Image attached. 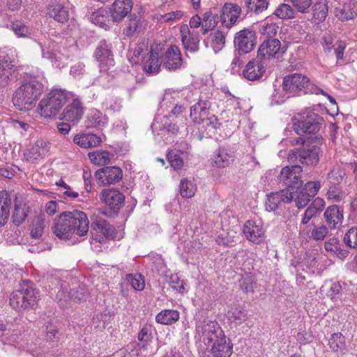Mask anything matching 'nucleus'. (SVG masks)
Listing matches in <instances>:
<instances>
[{"mask_svg": "<svg viewBox=\"0 0 357 357\" xmlns=\"http://www.w3.org/2000/svg\"><path fill=\"white\" fill-rule=\"evenodd\" d=\"M324 139L321 135L311 136L310 143L302 149L291 150L288 154V162L291 164L301 163L308 166H316L323 155Z\"/></svg>", "mask_w": 357, "mask_h": 357, "instance_id": "nucleus-1", "label": "nucleus"}, {"mask_svg": "<svg viewBox=\"0 0 357 357\" xmlns=\"http://www.w3.org/2000/svg\"><path fill=\"white\" fill-rule=\"evenodd\" d=\"M43 91V84L32 79L22 84L15 91L13 102L20 110H29L35 106Z\"/></svg>", "mask_w": 357, "mask_h": 357, "instance_id": "nucleus-2", "label": "nucleus"}, {"mask_svg": "<svg viewBox=\"0 0 357 357\" xmlns=\"http://www.w3.org/2000/svg\"><path fill=\"white\" fill-rule=\"evenodd\" d=\"M36 303L33 289L28 282H23L20 288L13 291L9 299L11 307L17 312H22L33 307Z\"/></svg>", "mask_w": 357, "mask_h": 357, "instance_id": "nucleus-3", "label": "nucleus"}, {"mask_svg": "<svg viewBox=\"0 0 357 357\" xmlns=\"http://www.w3.org/2000/svg\"><path fill=\"white\" fill-rule=\"evenodd\" d=\"M283 90L290 93L303 91L304 93L319 94L322 89L310 82V79L301 73H293L285 76L282 82Z\"/></svg>", "mask_w": 357, "mask_h": 357, "instance_id": "nucleus-4", "label": "nucleus"}, {"mask_svg": "<svg viewBox=\"0 0 357 357\" xmlns=\"http://www.w3.org/2000/svg\"><path fill=\"white\" fill-rule=\"evenodd\" d=\"M66 93L60 89L52 91L39 103L40 115L45 118L55 116L66 102Z\"/></svg>", "mask_w": 357, "mask_h": 357, "instance_id": "nucleus-5", "label": "nucleus"}, {"mask_svg": "<svg viewBox=\"0 0 357 357\" xmlns=\"http://www.w3.org/2000/svg\"><path fill=\"white\" fill-rule=\"evenodd\" d=\"M322 119L312 112H307L295 116L293 124L294 131L299 135H319L317 132L321 128Z\"/></svg>", "mask_w": 357, "mask_h": 357, "instance_id": "nucleus-6", "label": "nucleus"}, {"mask_svg": "<svg viewBox=\"0 0 357 357\" xmlns=\"http://www.w3.org/2000/svg\"><path fill=\"white\" fill-rule=\"evenodd\" d=\"M84 215L78 211H65L55 219L53 227L54 234L61 239H68L72 236L70 223L83 222Z\"/></svg>", "mask_w": 357, "mask_h": 357, "instance_id": "nucleus-7", "label": "nucleus"}, {"mask_svg": "<svg viewBox=\"0 0 357 357\" xmlns=\"http://www.w3.org/2000/svg\"><path fill=\"white\" fill-rule=\"evenodd\" d=\"M223 331L219 324L211 320H199L195 328V337L206 344L212 343L220 337H222Z\"/></svg>", "mask_w": 357, "mask_h": 357, "instance_id": "nucleus-8", "label": "nucleus"}, {"mask_svg": "<svg viewBox=\"0 0 357 357\" xmlns=\"http://www.w3.org/2000/svg\"><path fill=\"white\" fill-rule=\"evenodd\" d=\"M293 165L291 167L287 166L282 168L278 176V180L287 186L285 190H289L291 192H293L294 188L298 189L303 184L301 180L303 169L298 163Z\"/></svg>", "mask_w": 357, "mask_h": 357, "instance_id": "nucleus-9", "label": "nucleus"}, {"mask_svg": "<svg viewBox=\"0 0 357 357\" xmlns=\"http://www.w3.org/2000/svg\"><path fill=\"white\" fill-rule=\"evenodd\" d=\"M255 32L250 29H244L235 34L234 43L239 54L250 52L256 45Z\"/></svg>", "mask_w": 357, "mask_h": 357, "instance_id": "nucleus-10", "label": "nucleus"}, {"mask_svg": "<svg viewBox=\"0 0 357 357\" xmlns=\"http://www.w3.org/2000/svg\"><path fill=\"white\" fill-rule=\"evenodd\" d=\"M99 197L101 202L114 213H117L124 206L125 196L117 189H103Z\"/></svg>", "mask_w": 357, "mask_h": 357, "instance_id": "nucleus-11", "label": "nucleus"}, {"mask_svg": "<svg viewBox=\"0 0 357 357\" xmlns=\"http://www.w3.org/2000/svg\"><path fill=\"white\" fill-rule=\"evenodd\" d=\"M241 11L242 9L240 6L232 3H225L221 8L220 13V20L222 26L228 29L233 27L240 17Z\"/></svg>", "mask_w": 357, "mask_h": 357, "instance_id": "nucleus-12", "label": "nucleus"}, {"mask_svg": "<svg viewBox=\"0 0 357 357\" xmlns=\"http://www.w3.org/2000/svg\"><path fill=\"white\" fill-rule=\"evenodd\" d=\"M96 178L100 185H108L119 182L123 176L121 168L116 166L105 167L96 172Z\"/></svg>", "mask_w": 357, "mask_h": 357, "instance_id": "nucleus-13", "label": "nucleus"}, {"mask_svg": "<svg viewBox=\"0 0 357 357\" xmlns=\"http://www.w3.org/2000/svg\"><path fill=\"white\" fill-rule=\"evenodd\" d=\"M162 63L163 67L169 71L181 68L183 59L179 47L176 45L168 47L162 56Z\"/></svg>", "mask_w": 357, "mask_h": 357, "instance_id": "nucleus-14", "label": "nucleus"}, {"mask_svg": "<svg viewBox=\"0 0 357 357\" xmlns=\"http://www.w3.org/2000/svg\"><path fill=\"white\" fill-rule=\"evenodd\" d=\"M181 40L183 48L190 53H195L199 49V36L197 31H191L188 25L183 24L180 28Z\"/></svg>", "mask_w": 357, "mask_h": 357, "instance_id": "nucleus-15", "label": "nucleus"}, {"mask_svg": "<svg viewBox=\"0 0 357 357\" xmlns=\"http://www.w3.org/2000/svg\"><path fill=\"white\" fill-rule=\"evenodd\" d=\"M115 229L104 220H98L96 226L91 229L93 240L100 243H105L107 239H113L115 237Z\"/></svg>", "mask_w": 357, "mask_h": 357, "instance_id": "nucleus-16", "label": "nucleus"}, {"mask_svg": "<svg viewBox=\"0 0 357 357\" xmlns=\"http://www.w3.org/2000/svg\"><path fill=\"white\" fill-rule=\"evenodd\" d=\"M294 199V192L289 190H282L271 192L267 196L266 209L268 211H275L281 203H290Z\"/></svg>", "mask_w": 357, "mask_h": 357, "instance_id": "nucleus-17", "label": "nucleus"}, {"mask_svg": "<svg viewBox=\"0 0 357 357\" xmlns=\"http://www.w3.org/2000/svg\"><path fill=\"white\" fill-rule=\"evenodd\" d=\"M84 114V107L81 101L75 98L69 103L61 113V119L72 123L73 125L77 123Z\"/></svg>", "mask_w": 357, "mask_h": 357, "instance_id": "nucleus-18", "label": "nucleus"}, {"mask_svg": "<svg viewBox=\"0 0 357 357\" xmlns=\"http://www.w3.org/2000/svg\"><path fill=\"white\" fill-rule=\"evenodd\" d=\"M243 234L250 241L259 244L264 238L265 231L261 222L254 220H248L243 229Z\"/></svg>", "mask_w": 357, "mask_h": 357, "instance_id": "nucleus-19", "label": "nucleus"}, {"mask_svg": "<svg viewBox=\"0 0 357 357\" xmlns=\"http://www.w3.org/2000/svg\"><path fill=\"white\" fill-rule=\"evenodd\" d=\"M39 45L43 58L50 60L56 67H60L64 56L59 50V45L54 42H48L47 44L39 43Z\"/></svg>", "mask_w": 357, "mask_h": 357, "instance_id": "nucleus-20", "label": "nucleus"}, {"mask_svg": "<svg viewBox=\"0 0 357 357\" xmlns=\"http://www.w3.org/2000/svg\"><path fill=\"white\" fill-rule=\"evenodd\" d=\"M132 0H115L110 8L111 17L114 22H121L132 10Z\"/></svg>", "mask_w": 357, "mask_h": 357, "instance_id": "nucleus-21", "label": "nucleus"}, {"mask_svg": "<svg viewBox=\"0 0 357 357\" xmlns=\"http://www.w3.org/2000/svg\"><path fill=\"white\" fill-rule=\"evenodd\" d=\"M280 45V41L276 38L265 40L258 50L257 57L260 58L261 60L274 58L279 53Z\"/></svg>", "mask_w": 357, "mask_h": 357, "instance_id": "nucleus-22", "label": "nucleus"}, {"mask_svg": "<svg viewBox=\"0 0 357 357\" xmlns=\"http://www.w3.org/2000/svg\"><path fill=\"white\" fill-rule=\"evenodd\" d=\"M262 61L258 57L250 61L243 71L244 77L250 81L257 80L261 77L265 72V67Z\"/></svg>", "mask_w": 357, "mask_h": 357, "instance_id": "nucleus-23", "label": "nucleus"}, {"mask_svg": "<svg viewBox=\"0 0 357 357\" xmlns=\"http://www.w3.org/2000/svg\"><path fill=\"white\" fill-rule=\"evenodd\" d=\"M211 345V353L214 357H230L232 354V344L225 334L214 340Z\"/></svg>", "mask_w": 357, "mask_h": 357, "instance_id": "nucleus-24", "label": "nucleus"}, {"mask_svg": "<svg viewBox=\"0 0 357 357\" xmlns=\"http://www.w3.org/2000/svg\"><path fill=\"white\" fill-rule=\"evenodd\" d=\"M210 108L211 103L208 100L199 99L190 107V117L194 123L200 124L208 116Z\"/></svg>", "mask_w": 357, "mask_h": 357, "instance_id": "nucleus-25", "label": "nucleus"}, {"mask_svg": "<svg viewBox=\"0 0 357 357\" xmlns=\"http://www.w3.org/2000/svg\"><path fill=\"white\" fill-rule=\"evenodd\" d=\"M322 45L326 53H330L334 49L337 60H342L346 45L342 41L336 40L331 34H326L322 38Z\"/></svg>", "mask_w": 357, "mask_h": 357, "instance_id": "nucleus-26", "label": "nucleus"}, {"mask_svg": "<svg viewBox=\"0 0 357 357\" xmlns=\"http://www.w3.org/2000/svg\"><path fill=\"white\" fill-rule=\"evenodd\" d=\"M324 217L331 229H337L339 228L342 223L344 218L343 211L340 206L332 205L326 209Z\"/></svg>", "mask_w": 357, "mask_h": 357, "instance_id": "nucleus-27", "label": "nucleus"}, {"mask_svg": "<svg viewBox=\"0 0 357 357\" xmlns=\"http://www.w3.org/2000/svg\"><path fill=\"white\" fill-rule=\"evenodd\" d=\"M328 234V229L324 225H308L301 227L300 234L307 238L312 239L316 241H323Z\"/></svg>", "mask_w": 357, "mask_h": 357, "instance_id": "nucleus-28", "label": "nucleus"}, {"mask_svg": "<svg viewBox=\"0 0 357 357\" xmlns=\"http://www.w3.org/2000/svg\"><path fill=\"white\" fill-rule=\"evenodd\" d=\"M185 121L186 118H185L184 121L179 123V125H177V123L168 122V117L163 116L160 121H158V119H155L151 127L153 129L164 130L175 135L178 133L180 129H184L185 132L188 131Z\"/></svg>", "mask_w": 357, "mask_h": 357, "instance_id": "nucleus-29", "label": "nucleus"}, {"mask_svg": "<svg viewBox=\"0 0 357 357\" xmlns=\"http://www.w3.org/2000/svg\"><path fill=\"white\" fill-rule=\"evenodd\" d=\"M50 150V143L43 139H38L34 145L25 153L26 160L33 162L38 158L45 155Z\"/></svg>", "mask_w": 357, "mask_h": 357, "instance_id": "nucleus-30", "label": "nucleus"}, {"mask_svg": "<svg viewBox=\"0 0 357 357\" xmlns=\"http://www.w3.org/2000/svg\"><path fill=\"white\" fill-rule=\"evenodd\" d=\"M75 144L83 149H91L100 145V137L91 132L76 135L73 138Z\"/></svg>", "mask_w": 357, "mask_h": 357, "instance_id": "nucleus-31", "label": "nucleus"}, {"mask_svg": "<svg viewBox=\"0 0 357 357\" xmlns=\"http://www.w3.org/2000/svg\"><path fill=\"white\" fill-rule=\"evenodd\" d=\"M96 59L102 64L106 66L113 65L112 54L109 44L105 40L100 42L95 52Z\"/></svg>", "mask_w": 357, "mask_h": 357, "instance_id": "nucleus-32", "label": "nucleus"}, {"mask_svg": "<svg viewBox=\"0 0 357 357\" xmlns=\"http://www.w3.org/2000/svg\"><path fill=\"white\" fill-rule=\"evenodd\" d=\"M161 62L158 54L151 50L148 55L144 58L143 69L149 75H156L159 73Z\"/></svg>", "mask_w": 357, "mask_h": 357, "instance_id": "nucleus-33", "label": "nucleus"}, {"mask_svg": "<svg viewBox=\"0 0 357 357\" xmlns=\"http://www.w3.org/2000/svg\"><path fill=\"white\" fill-rule=\"evenodd\" d=\"M107 123V119L106 116L96 109L90 110L86 120L87 128H101Z\"/></svg>", "mask_w": 357, "mask_h": 357, "instance_id": "nucleus-34", "label": "nucleus"}, {"mask_svg": "<svg viewBox=\"0 0 357 357\" xmlns=\"http://www.w3.org/2000/svg\"><path fill=\"white\" fill-rule=\"evenodd\" d=\"M11 199L6 191L0 192V226L4 225L9 218Z\"/></svg>", "mask_w": 357, "mask_h": 357, "instance_id": "nucleus-35", "label": "nucleus"}, {"mask_svg": "<svg viewBox=\"0 0 357 357\" xmlns=\"http://www.w3.org/2000/svg\"><path fill=\"white\" fill-rule=\"evenodd\" d=\"M47 225V222H46L44 215L36 216L33 220L30 226L31 237L36 240L40 239L44 233V229Z\"/></svg>", "mask_w": 357, "mask_h": 357, "instance_id": "nucleus-36", "label": "nucleus"}, {"mask_svg": "<svg viewBox=\"0 0 357 357\" xmlns=\"http://www.w3.org/2000/svg\"><path fill=\"white\" fill-rule=\"evenodd\" d=\"M48 14L59 22L64 23L69 17L68 10L60 3H52L48 7Z\"/></svg>", "mask_w": 357, "mask_h": 357, "instance_id": "nucleus-37", "label": "nucleus"}, {"mask_svg": "<svg viewBox=\"0 0 357 357\" xmlns=\"http://www.w3.org/2000/svg\"><path fill=\"white\" fill-rule=\"evenodd\" d=\"M327 0H317L312 6L314 22L319 24L325 20L328 15Z\"/></svg>", "mask_w": 357, "mask_h": 357, "instance_id": "nucleus-38", "label": "nucleus"}, {"mask_svg": "<svg viewBox=\"0 0 357 357\" xmlns=\"http://www.w3.org/2000/svg\"><path fill=\"white\" fill-rule=\"evenodd\" d=\"M206 45L210 43L211 47L213 48L215 53L221 50L225 44V34L217 30L213 33H211L205 41Z\"/></svg>", "mask_w": 357, "mask_h": 357, "instance_id": "nucleus-39", "label": "nucleus"}, {"mask_svg": "<svg viewBox=\"0 0 357 357\" xmlns=\"http://www.w3.org/2000/svg\"><path fill=\"white\" fill-rule=\"evenodd\" d=\"M16 66L17 63L15 60H11L8 56H3L0 59V80L6 81Z\"/></svg>", "mask_w": 357, "mask_h": 357, "instance_id": "nucleus-40", "label": "nucleus"}, {"mask_svg": "<svg viewBox=\"0 0 357 357\" xmlns=\"http://www.w3.org/2000/svg\"><path fill=\"white\" fill-rule=\"evenodd\" d=\"M126 282L127 284H130L136 291H142L145 287L144 279L141 275L128 274L126 277V281L121 284V291L123 296H127L128 294L123 289V286Z\"/></svg>", "mask_w": 357, "mask_h": 357, "instance_id": "nucleus-41", "label": "nucleus"}, {"mask_svg": "<svg viewBox=\"0 0 357 357\" xmlns=\"http://www.w3.org/2000/svg\"><path fill=\"white\" fill-rule=\"evenodd\" d=\"M144 28V22L141 17L136 15H131L129 17L128 24L124 29L123 33L127 36H132L135 33L142 31Z\"/></svg>", "mask_w": 357, "mask_h": 357, "instance_id": "nucleus-42", "label": "nucleus"}, {"mask_svg": "<svg viewBox=\"0 0 357 357\" xmlns=\"http://www.w3.org/2000/svg\"><path fill=\"white\" fill-rule=\"evenodd\" d=\"M268 0H245V8L248 13L258 15L268 7Z\"/></svg>", "mask_w": 357, "mask_h": 357, "instance_id": "nucleus-43", "label": "nucleus"}, {"mask_svg": "<svg viewBox=\"0 0 357 357\" xmlns=\"http://www.w3.org/2000/svg\"><path fill=\"white\" fill-rule=\"evenodd\" d=\"M179 319V312L174 310H164L159 312L155 320L158 323L165 325L172 324Z\"/></svg>", "mask_w": 357, "mask_h": 357, "instance_id": "nucleus-44", "label": "nucleus"}, {"mask_svg": "<svg viewBox=\"0 0 357 357\" xmlns=\"http://www.w3.org/2000/svg\"><path fill=\"white\" fill-rule=\"evenodd\" d=\"M88 156L90 161L96 165H105L112 158V155L109 151L101 150L91 152Z\"/></svg>", "mask_w": 357, "mask_h": 357, "instance_id": "nucleus-45", "label": "nucleus"}, {"mask_svg": "<svg viewBox=\"0 0 357 357\" xmlns=\"http://www.w3.org/2000/svg\"><path fill=\"white\" fill-rule=\"evenodd\" d=\"M346 174L339 166L333 167L327 174L326 180L330 185H339L344 179Z\"/></svg>", "mask_w": 357, "mask_h": 357, "instance_id": "nucleus-46", "label": "nucleus"}, {"mask_svg": "<svg viewBox=\"0 0 357 357\" xmlns=\"http://www.w3.org/2000/svg\"><path fill=\"white\" fill-rule=\"evenodd\" d=\"M201 19L202 22V31L204 35L210 30L213 29L218 23L216 21V15L213 13L211 10L205 12Z\"/></svg>", "mask_w": 357, "mask_h": 357, "instance_id": "nucleus-47", "label": "nucleus"}, {"mask_svg": "<svg viewBox=\"0 0 357 357\" xmlns=\"http://www.w3.org/2000/svg\"><path fill=\"white\" fill-rule=\"evenodd\" d=\"M328 345L333 351H343L346 347L344 337L340 333H333L328 340Z\"/></svg>", "mask_w": 357, "mask_h": 357, "instance_id": "nucleus-48", "label": "nucleus"}, {"mask_svg": "<svg viewBox=\"0 0 357 357\" xmlns=\"http://www.w3.org/2000/svg\"><path fill=\"white\" fill-rule=\"evenodd\" d=\"M78 212L84 215L83 222H82L81 224V221L78 222L77 220L76 222L73 221V223H70L71 231L72 234H75L77 236H82L88 233L89 222L86 215L84 212L80 211H78Z\"/></svg>", "mask_w": 357, "mask_h": 357, "instance_id": "nucleus-49", "label": "nucleus"}, {"mask_svg": "<svg viewBox=\"0 0 357 357\" xmlns=\"http://www.w3.org/2000/svg\"><path fill=\"white\" fill-rule=\"evenodd\" d=\"M326 196L328 200L340 203L344 200L347 194L338 185H329Z\"/></svg>", "mask_w": 357, "mask_h": 357, "instance_id": "nucleus-50", "label": "nucleus"}, {"mask_svg": "<svg viewBox=\"0 0 357 357\" xmlns=\"http://www.w3.org/2000/svg\"><path fill=\"white\" fill-rule=\"evenodd\" d=\"M312 197L305 191L303 188H298L296 190V195L294 194V199L296 206L298 208H303L305 207L308 203L312 200Z\"/></svg>", "mask_w": 357, "mask_h": 357, "instance_id": "nucleus-51", "label": "nucleus"}, {"mask_svg": "<svg viewBox=\"0 0 357 357\" xmlns=\"http://www.w3.org/2000/svg\"><path fill=\"white\" fill-rule=\"evenodd\" d=\"M273 14L282 20L293 19L295 17L294 10L290 5L287 3L280 4L275 10Z\"/></svg>", "mask_w": 357, "mask_h": 357, "instance_id": "nucleus-52", "label": "nucleus"}, {"mask_svg": "<svg viewBox=\"0 0 357 357\" xmlns=\"http://www.w3.org/2000/svg\"><path fill=\"white\" fill-rule=\"evenodd\" d=\"M213 165L218 168H225L230 164V157L224 150L219 149L217 153L213 156Z\"/></svg>", "mask_w": 357, "mask_h": 357, "instance_id": "nucleus-53", "label": "nucleus"}, {"mask_svg": "<svg viewBox=\"0 0 357 357\" xmlns=\"http://www.w3.org/2000/svg\"><path fill=\"white\" fill-rule=\"evenodd\" d=\"M29 208L25 204H15L13 218L16 225H20L27 216Z\"/></svg>", "mask_w": 357, "mask_h": 357, "instance_id": "nucleus-54", "label": "nucleus"}, {"mask_svg": "<svg viewBox=\"0 0 357 357\" xmlns=\"http://www.w3.org/2000/svg\"><path fill=\"white\" fill-rule=\"evenodd\" d=\"M197 190L196 185L185 178L180 182V193L183 197L190 198L194 196Z\"/></svg>", "mask_w": 357, "mask_h": 357, "instance_id": "nucleus-55", "label": "nucleus"}, {"mask_svg": "<svg viewBox=\"0 0 357 357\" xmlns=\"http://www.w3.org/2000/svg\"><path fill=\"white\" fill-rule=\"evenodd\" d=\"M239 238L237 233L234 231H228L225 235L221 234L217 239L219 245H223L228 247L234 245L238 241Z\"/></svg>", "mask_w": 357, "mask_h": 357, "instance_id": "nucleus-56", "label": "nucleus"}, {"mask_svg": "<svg viewBox=\"0 0 357 357\" xmlns=\"http://www.w3.org/2000/svg\"><path fill=\"white\" fill-rule=\"evenodd\" d=\"M167 158L171 167L175 170L181 169L183 166V160L176 150L168 151Z\"/></svg>", "mask_w": 357, "mask_h": 357, "instance_id": "nucleus-57", "label": "nucleus"}, {"mask_svg": "<svg viewBox=\"0 0 357 357\" xmlns=\"http://www.w3.org/2000/svg\"><path fill=\"white\" fill-rule=\"evenodd\" d=\"M89 294V291L84 286H79L70 291V300L75 302L86 301Z\"/></svg>", "mask_w": 357, "mask_h": 357, "instance_id": "nucleus-58", "label": "nucleus"}, {"mask_svg": "<svg viewBox=\"0 0 357 357\" xmlns=\"http://www.w3.org/2000/svg\"><path fill=\"white\" fill-rule=\"evenodd\" d=\"M103 10H99L97 12H94L91 15V22L98 25L100 27L107 30L109 26L107 23V17L105 16Z\"/></svg>", "mask_w": 357, "mask_h": 357, "instance_id": "nucleus-59", "label": "nucleus"}, {"mask_svg": "<svg viewBox=\"0 0 357 357\" xmlns=\"http://www.w3.org/2000/svg\"><path fill=\"white\" fill-rule=\"evenodd\" d=\"M344 241L351 248H357V227L351 228L344 235Z\"/></svg>", "mask_w": 357, "mask_h": 357, "instance_id": "nucleus-60", "label": "nucleus"}, {"mask_svg": "<svg viewBox=\"0 0 357 357\" xmlns=\"http://www.w3.org/2000/svg\"><path fill=\"white\" fill-rule=\"evenodd\" d=\"M11 29L17 37H27L29 34V29L19 20L13 22Z\"/></svg>", "mask_w": 357, "mask_h": 357, "instance_id": "nucleus-61", "label": "nucleus"}, {"mask_svg": "<svg viewBox=\"0 0 357 357\" xmlns=\"http://www.w3.org/2000/svg\"><path fill=\"white\" fill-rule=\"evenodd\" d=\"M230 319L236 325H240L247 320L248 316L245 310L235 309L231 312Z\"/></svg>", "mask_w": 357, "mask_h": 357, "instance_id": "nucleus-62", "label": "nucleus"}, {"mask_svg": "<svg viewBox=\"0 0 357 357\" xmlns=\"http://www.w3.org/2000/svg\"><path fill=\"white\" fill-rule=\"evenodd\" d=\"M303 188L313 198L320 190L321 183L319 181H308L304 185Z\"/></svg>", "mask_w": 357, "mask_h": 357, "instance_id": "nucleus-63", "label": "nucleus"}, {"mask_svg": "<svg viewBox=\"0 0 357 357\" xmlns=\"http://www.w3.org/2000/svg\"><path fill=\"white\" fill-rule=\"evenodd\" d=\"M278 26L275 23H266L262 26L261 34L266 38H271L275 36Z\"/></svg>", "mask_w": 357, "mask_h": 357, "instance_id": "nucleus-64", "label": "nucleus"}]
</instances>
